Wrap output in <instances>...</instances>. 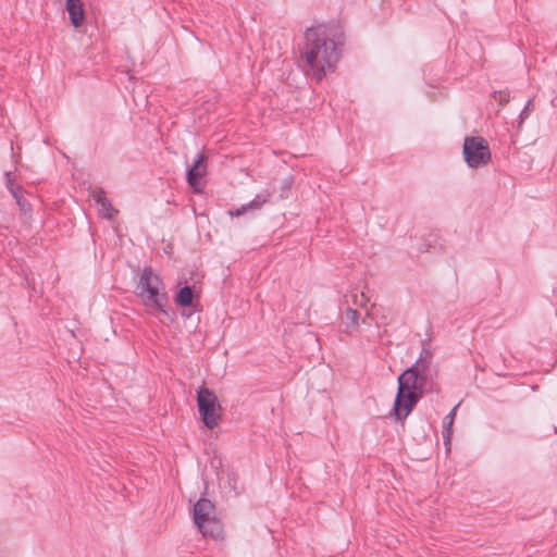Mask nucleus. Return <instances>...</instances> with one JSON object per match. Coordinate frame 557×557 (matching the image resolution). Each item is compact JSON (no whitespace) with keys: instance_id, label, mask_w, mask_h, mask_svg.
<instances>
[{"instance_id":"obj_6","label":"nucleus","mask_w":557,"mask_h":557,"mask_svg":"<svg viewBox=\"0 0 557 557\" xmlns=\"http://www.w3.org/2000/svg\"><path fill=\"white\" fill-rule=\"evenodd\" d=\"M462 152L469 168L478 169L491 161L488 143L481 136H468L465 138Z\"/></svg>"},{"instance_id":"obj_14","label":"nucleus","mask_w":557,"mask_h":557,"mask_svg":"<svg viewBox=\"0 0 557 557\" xmlns=\"http://www.w3.org/2000/svg\"><path fill=\"white\" fill-rule=\"evenodd\" d=\"M22 191H23V189L14 191V194H12V196L15 199L21 211H23V212L30 211V203L23 197Z\"/></svg>"},{"instance_id":"obj_13","label":"nucleus","mask_w":557,"mask_h":557,"mask_svg":"<svg viewBox=\"0 0 557 557\" xmlns=\"http://www.w3.org/2000/svg\"><path fill=\"white\" fill-rule=\"evenodd\" d=\"M345 324L347 329L356 330L359 325V312L352 308L345 311Z\"/></svg>"},{"instance_id":"obj_5","label":"nucleus","mask_w":557,"mask_h":557,"mask_svg":"<svg viewBox=\"0 0 557 557\" xmlns=\"http://www.w3.org/2000/svg\"><path fill=\"white\" fill-rule=\"evenodd\" d=\"M198 411L205 425L212 430L221 420L222 407L216 395L207 387L197 391Z\"/></svg>"},{"instance_id":"obj_3","label":"nucleus","mask_w":557,"mask_h":557,"mask_svg":"<svg viewBox=\"0 0 557 557\" xmlns=\"http://www.w3.org/2000/svg\"><path fill=\"white\" fill-rule=\"evenodd\" d=\"M136 294L143 300L145 307L168 314V295L164 292V284L151 267H145L141 271L139 282L136 286Z\"/></svg>"},{"instance_id":"obj_16","label":"nucleus","mask_w":557,"mask_h":557,"mask_svg":"<svg viewBox=\"0 0 557 557\" xmlns=\"http://www.w3.org/2000/svg\"><path fill=\"white\" fill-rule=\"evenodd\" d=\"M14 181H15V175L13 174V172H7L5 173V186L10 190L11 194H14V191L22 189L21 186H16L14 184Z\"/></svg>"},{"instance_id":"obj_18","label":"nucleus","mask_w":557,"mask_h":557,"mask_svg":"<svg viewBox=\"0 0 557 557\" xmlns=\"http://www.w3.org/2000/svg\"><path fill=\"white\" fill-rule=\"evenodd\" d=\"M532 110H533V100L530 99V100H528L527 104L524 106V108L520 112L519 124H518L519 127L522 125L524 120L528 119V116L530 115Z\"/></svg>"},{"instance_id":"obj_12","label":"nucleus","mask_w":557,"mask_h":557,"mask_svg":"<svg viewBox=\"0 0 557 557\" xmlns=\"http://www.w3.org/2000/svg\"><path fill=\"white\" fill-rule=\"evenodd\" d=\"M457 407H455L445 418H444V431H443V438L446 446L450 444V435H451V425L454 423L455 419V412ZM449 449V447H447Z\"/></svg>"},{"instance_id":"obj_9","label":"nucleus","mask_w":557,"mask_h":557,"mask_svg":"<svg viewBox=\"0 0 557 557\" xmlns=\"http://www.w3.org/2000/svg\"><path fill=\"white\" fill-rule=\"evenodd\" d=\"M94 199L96 203L100 207L99 212L104 219H114L119 211L113 208L103 189L96 190L94 193Z\"/></svg>"},{"instance_id":"obj_1","label":"nucleus","mask_w":557,"mask_h":557,"mask_svg":"<svg viewBox=\"0 0 557 557\" xmlns=\"http://www.w3.org/2000/svg\"><path fill=\"white\" fill-rule=\"evenodd\" d=\"M304 37L305 42L300 48L304 70L317 82H321L339 61L343 29L336 23L318 24L308 27Z\"/></svg>"},{"instance_id":"obj_17","label":"nucleus","mask_w":557,"mask_h":557,"mask_svg":"<svg viewBox=\"0 0 557 557\" xmlns=\"http://www.w3.org/2000/svg\"><path fill=\"white\" fill-rule=\"evenodd\" d=\"M493 98L498 101L500 106H505L510 100V92L508 90L494 91Z\"/></svg>"},{"instance_id":"obj_2","label":"nucleus","mask_w":557,"mask_h":557,"mask_svg":"<svg viewBox=\"0 0 557 557\" xmlns=\"http://www.w3.org/2000/svg\"><path fill=\"white\" fill-rule=\"evenodd\" d=\"M431 363L423 358L404 371L398 377V388L392 410L397 420H404L412 411L423 394Z\"/></svg>"},{"instance_id":"obj_10","label":"nucleus","mask_w":557,"mask_h":557,"mask_svg":"<svg viewBox=\"0 0 557 557\" xmlns=\"http://www.w3.org/2000/svg\"><path fill=\"white\" fill-rule=\"evenodd\" d=\"M66 10L74 27L82 25L84 21V9L81 0H66Z\"/></svg>"},{"instance_id":"obj_19","label":"nucleus","mask_w":557,"mask_h":557,"mask_svg":"<svg viewBox=\"0 0 557 557\" xmlns=\"http://www.w3.org/2000/svg\"><path fill=\"white\" fill-rule=\"evenodd\" d=\"M361 299L364 301H369V298L366 297L364 293H361ZM359 305L363 306L364 304H363V301H361Z\"/></svg>"},{"instance_id":"obj_15","label":"nucleus","mask_w":557,"mask_h":557,"mask_svg":"<svg viewBox=\"0 0 557 557\" xmlns=\"http://www.w3.org/2000/svg\"><path fill=\"white\" fill-rule=\"evenodd\" d=\"M419 358H423V360H428L430 363H432L433 352L430 349V339H424L422 342V349Z\"/></svg>"},{"instance_id":"obj_7","label":"nucleus","mask_w":557,"mask_h":557,"mask_svg":"<svg viewBox=\"0 0 557 557\" xmlns=\"http://www.w3.org/2000/svg\"><path fill=\"white\" fill-rule=\"evenodd\" d=\"M208 158L203 153H198L193 165L187 171V182L195 193H201L203 185L201 178L207 174Z\"/></svg>"},{"instance_id":"obj_11","label":"nucleus","mask_w":557,"mask_h":557,"mask_svg":"<svg viewBox=\"0 0 557 557\" xmlns=\"http://www.w3.org/2000/svg\"><path fill=\"white\" fill-rule=\"evenodd\" d=\"M194 292L190 286H184L176 295L175 301L182 307H188L193 304Z\"/></svg>"},{"instance_id":"obj_4","label":"nucleus","mask_w":557,"mask_h":557,"mask_svg":"<svg viewBox=\"0 0 557 557\" xmlns=\"http://www.w3.org/2000/svg\"><path fill=\"white\" fill-rule=\"evenodd\" d=\"M193 519L203 537L214 541L223 539V527L210 499L201 497L194 504Z\"/></svg>"},{"instance_id":"obj_8","label":"nucleus","mask_w":557,"mask_h":557,"mask_svg":"<svg viewBox=\"0 0 557 557\" xmlns=\"http://www.w3.org/2000/svg\"><path fill=\"white\" fill-rule=\"evenodd\" d=\"M272 194L268 190H264L261 194H258L250 202L243 205L240 208L236 209L235 211L231 210L230 214L232 216H239L245 214L248 211L251 210H259L264 203L269 201Z\"/></svg>"}]
</instances>
